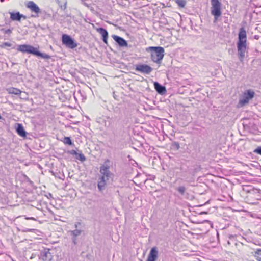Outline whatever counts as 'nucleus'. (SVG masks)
Listing matches in <instances>:
<instances>
[{
  "mask_svg": "<svg viewBox=\"0 0 261 261\" xmlns=\"http://www.w3.org/2000/svg\"><path fill=\"white\" fill-rule=\"evenodd\" d=\"M176 3L181 8H183L186 5V1L185 0H176Z\"/></svg>",
  "mask_w": 261,
  "mask_h": 261,
  "instance_id": "nucleus-26",
  "label": "nucleus"
},
{
  "mask_svg": "<svg viewBox=\"0 0 261 261\" xmlns=\"http://www.w3.org/2000/svg\"><path fill=\"white\" fill-rule=\"evenodd\" d=\"M4 1V0H1V2H3Z\"/></svg>",
  "mask_w": 261,
  "mask_h": 261,
  "instance_id": "nucleus-39",
  "label": "nucleus"
},
{
  "mask_svg": "<svg viewBox=\"0 0 261 261\" xmlns=\"http://www.w3.org/2000/svg\"><path fill=\"white\" fill-rule=\"evenodd\" d=\"M211 14L214 16L215 19H217L220 17L221 13V4L219 0H211Z\"/></svg>",
  "mask_w": 261,
  "mask_h": 261,
  "instance_id": "nucleus-5",
  "label": "nucleus"
},
{
  "mask_svg": "<svg viewBox=\"0 0 261 261\" xmlns=\"http://www.w3.org/2000/svg\"><path fill=\"white\" fill-rule=\"evenodd\" d=\"M62 44L67 48L70 49H74L77 46V43L76 41L70 36L63 34L62 36Z\"/></svg>",
  "mask_w": 261,
  "mask_h": 261,
  "instance_id": "nucleus-4",
  "label": "nucleus"
},
{
  "mask_svg": "<svg viewBox=\"0 0 261 261\" xmlns=\"http://www.w3.org/2000/svg\"><path fill=\"white\" fill-rule=\"evenodd\" d=\"M109 161L107 160L104 164L101 166L100 169V172L102 175V176H105L107 177V180H109L111 173L109 170L110 167L107 164V162H109Z\"/></svg>",
  "mask_w": 261,
  "mask_h": 261,
  "instance_id": "nucleus-10",
  "label": "nucleus"
},
{
  "mask_svg": "<svg viewBox=\"0 0 261 261\" xmlns=\"http://www.w3.org/2000/svg\"><path fill=\"white\" fill-rule=\"evenodd\" d=\"M28 231H31V229H29Z\"/></svg>",
  "mask_w": 261,
  "mask_h": 261,
  "instance_id": "nucleus-40",
  "label": "nucleus"
},
{
  "mask_svg": "<svg viewBox=\"0 0 261 261\" xmlns=\"http://www.w3.org/2000/svg\"><path fill=\"white\" fill-rule=\"evenodd\" d=\"M174 146H175V147L177 149H178L180 147L179 144L177 142L174 143Z\"/></svg>",
  "mask_w": 261,
  "mask_h": 261,
  "instance_id": "nucleus-32",
  "label": "nucleus"
},
{
  "mask_svg": "<svg viewBox=\"0 0 261 261\" xmlns=\"http://www.w3.org/2000/svg\"><path fill=\"white\" fill-rule=\"evenodd\" d=\"M104 125L105 127H110L111 123V119L109 117L106 118V119L103 120Z\"/></svg>",
  "mask_w": 261,
  "mask_h": 261,
  "instance_id": "nucleus-25",
  "label": "nucleus"
},
{
  "mask_svg": "<svg viewBox=\"0 0 261 261\" xmlns=\"http://www.w3.org/2000/svg\"><path fill=\"white\" fill-rule=\"evenodd\" d=\"M25 6L32 12L35 13V15H32L33 17L37 16L38 14L40 12V9L39 7L33 1L27 2L25 3Z\"/></svg>",
  "mask_w": 261,
  "mask_h": 261,
  "instance_id": "nucleus-8",
  "label": "nucleus"
},
{
  "mask_svg": "<svg viewBox=\"0 0 261 261\" xmlns=\"http://www.w3.org/2000/svg\"><path fill=\"white\" fill-rule=\"evenodd\" d=\"M63 142L65 144H68L69 145H72L73 144L72 141H71V139L69 137H65L64 138Z\"/></svg>",
  "mask_w": 261,
  "mask_h": 261,
  "instance_id": "nucleus-22",
  "label": "nucleus"
},
{
  "mask_svg": "<svg viewBox=\"0 0 261 261\" xmlns=\"http://www.w3.org/2000/svg\"><path fill=\"white\" fill-rule=\"evenodd\" d=\"M108 180H107V177H106L105 176H101L99 178L98 180L97 187L100 191H102L105 189L107 181Z\"/></svg>",
  "mask_w": 261,
  "mask_h": 261,
  "instance_id": "nucleus-11",
  "label": "nucleus"
},
{
  "mask_svg": "<svg viewBox=\"0 0 261 261\" xmlns=\"http://www.w3.org/2000/svg\"><path fill=\"white\" fill-rule=\"evenodd\" d=\"M16 131L17 133L21 137H25L27 136V133L21 124H16Z\"/></svg>",
  "mask_w": 261,
  "mask_h": 261,
  "instance_id": "nucleus-15",
  "label": "nucleus"
},
{
  "mask_svg": "<svg viewBox=\"0 0 261 261\" xmlns=\"http://www.w3.org/2000/svg\"><path fill=\"white\" fill-rule=\"evenodd\" d=\"M71 235L73 237H76L81 234L82 231L77 229L70 231Z\"/></svg>",
  "mask_w": 261,
  "mask_h": 261,
  "instance_id": "nucleus-19",
  "label": "nucleus"
},
{
  "mask_svg": "<svg viewBox=\"0 0 261 261\" xmlns=\"http://www.w3.org/2000/svg\"><path fill=\"white\" fill-rule=\"evenodd\" d=\"M247 25V23L246 22H243L242 27L240 29V31L239 33H246V32L248 31V30L246 29V27Z\"/></svg>",
  "mask_w": 261,
  "mask_h": 261,
  "instance_id": "nucleus-21",
  "label": "nucleus"
},
{
  "mask_svg": "<svg viewBox=\"0 0 261 261\" xmlns=\"http://www.w3.org/2000/svg\"><path fill=\"white\" fill-rule=\"evenodd\" d=\"M71 153L72 154H74L76 155V154L77 153V152L74 150H72L71 151Z\"/></svg>",
  "mask_w": 261,
  "mask_h": 261,
  "instance_id": "nucleus-34",
  "label": "nucleus"
},
{
  "mask_svg": "<svg viewBox=\"0 0 261 261\" xmlns=\"http://www.w3.org/2000/svg\"><path fill=\"white\" fill-rule=\"evenodd\" d=\"M76 159L81 161V162H84L86 160V158L85 156H84V155L82 153H77L76 154Z\"/></svg>",
  "mask_w": 261,
  "mask_h": 261,
  "instance_id": "nucleus-23",
  "label": "nucleus"
},
{
  "mask_svg": "<svg viewBox=\"0 0 261 261\" xmlns=\"http://www.w3.org/2000/svg\"><path fill=\"white\" fill-rule=\"evenodd\" d=\"M53 257V255L50 252V249L48 248H45L41 251L39 255V259L42 261H51Z\"/></svg>",
  "mask_w": 261,
  "mask_h": 261,
  "instance_id": "nucleus-7",
  "label": "nucleus"
},
{
  "mask_svg": "<svg viewBox=\"0 0 261 261\" xmlns=\"http://www.w3.org/2000/svg\"><path fill=\"white\" fill-rule=\"evenodd\" d=\"M102 36V40L106 43H108V34H101Z\"/></svg>",
  "mask_w": 261,
  "mask_h": 261,
  "instance_id": "nucleus-27",
  "label": "nucleus"
},
{
  "mask_svg": "<svg viewBox=\"0 0 261 261\" xmlns=\"http://www.w3.org/2000/svg\"><path fill=\"white\" fill-rule=\"evenodd\" d=\"M254 95L255 93L253 90H247L244 92L243 98L240 99V103L243 105L248 103L249 101L254 97Z\"/></svg>",
  "mask_w": 261,
  "mask_h": 261,
  "instance_id": "nucleus-6",
  "label": "nucleus"
},
{
  "mask_svg": "<svg viewBox=\"0 0 261 261\" xmlns=\"http://www.w3.org/2000/svg\"><path fill=\"white\" fill-rule=\"evenodd\" d=\"M147 51H150L152 60L156 63H160L164 56V49L162 47H149L147 49Z\"/></svg>",
  "mask_w": 261,
  "mask_h": 261,
  "instance_id": "nucleus-3",
  "label": "nucleus"
},
{
  "mask_svg": "<svg viewBox=\"0 0 261 261\" xmlns=\"http://www.w3.org/2000/svg\"><path fill=\"white\" fill-rule=\"evenodd\" d=\"M227 243H228V244H230V242H229V241H228Z\"/></svg>",
  "mask_w": 261,
  "mask_h": 261,
  "instance_id": "nucleus-38",
  "label": "nucleus"
},
{
  "mask_svg": "<svg viewBox=\"0 0 261 261\" xmlns=\"http://www.w3.org/2000/svg\"><path fill=\"white\" fill-rule=\"evenodd\" d=\"M25 219H27V220H36V219L33 218V217H27Z\"/></svg>",
  "mask_w": 261,
  "mask_h": 261,
  "instance_id": "nucleus-35",
  "label": "nucleus"
},
{
  "mask_svg": "<svg viewBox=\"0 0 261 261\" xmlns=\"http://www.w3.org/2000/svg\"><path fill=\"white\" fill-rule=\"evenodd\" d=\"M254 257L258 261H261V249H258L254 252Z\"/></svg>",
  "mask_w": 261,
  "mask_h": 261,
  "instance_id": "nucleus-18",
  "label": "nucleus"
},
{
  "mask_svg": "<svg viewBox=\"0 0 261 261\" xmlns=\"http://www.w3.org/2000/svg\"><path fill=\"white\" fill-rule=\"evenodd\" d=\"M81 225V223L78 222H76L74 224V226L75 227L76 229L77 228V227H79V225Z\"/></svg>",
  "mask_w": 261,
  "mask_h": 261,
  "instance_id": "nucleus-33",
  "label": "nucleus"
},
{
  "mask_svg": "<svg viewBox=\"0 0 261 261\" xmlns=\"http://www.w3.org/2000/svg\"><path fill=\"white\" fill-rule=\"evenodd\" d=\"M10 18L13 20L20 21L21 18H25L26 17L22 14H20L19 12L16 13H11Z\"/></svg>",
  "mask_w": 261,
  "mask_h": 261,
  "instance_id": "nucleus-16",
  "label": "nucleus"
},
{
  "mask_svg": "<svg viewBox=\"0 0 261 261\" xmlns=\"http://www.w3.org/2000/svg\"><path fill=\"white\" fill-rule=\"evenodd\" d=\"M158 256V251L155 248H152L147 257L146 261H155Z\"/></svg>",
  "mask_w": 261,
  "mask_h": 261,
  "instance_id": "nucleus-14",
  "label": "nucleus"
},
{
  "mask_svg": "<svg viewBox=\"0 0 261 261\" xmlns=\"http://www.w3.org/2000/svg\"><path fill=\"white\" fill-rule=\"evenodd\" d=\"M176 190L181 195H184L186 192V188L182 186L178 187Z\"/></svg>",
  "mask_w": 261,
  "mask_h": 261,
  "instance_id": "nucleus-24",
  "label": "nucleus"
},
{
  "mask_svg": "<svg viewBox=\"0 0 261 261\" xmlns=\"http://www.w3.org/2000/svg\"><path fill=\"white\" fill-rule=\"evenodd\" d=\"M3 47L4 46H8V47H10L11 46V43H8V42H4L2 44V45Z\"/></svg>",
  "mask_w": 261,
  "mask_h": 261,
  "instance_id": "nucleus-29",
  "label": "nucleus"
},
{
  "mask_svg": "<svg viewBox=\"0 0 261 261\" xmlns=\"http://www.w3.org/2000/svg\"><path fill=\"white\" fill-rule=\"evenodd\" d=\"M154 86L155 90L160 94H164L166 91V89L165 86L161 85L157 82L154 83Z\"/></svg>",
  "mask_w": 261,
  "mask_h": 261,
  "instance_id": "nucleus-13",
  "label": "nucleus"
},
{
  "mask_svg": "<svg viewBox=\"0 0 261 261\" xmlns=\"http://www.w3.org/2000/svg\"><path fill=\"white\" fill-rule=\"evenodd\" d=\"M254 37L255 39L258 40L259 38V36L256 35H255Z\"/></svg>",
  "mask_w": 261,
  "mask_h": 261,
  "instance_id": "nucleus-36",
  "label": "nucleus"
},
{
  "mask_svg": "<svg viewBox=\"0 0 261 261\" xmlns=\"http://www.w3.org/2000/svg\"><path fill=\"white\" fill-rule=\"evenodd\" d=\"M112 37L120 46L124 47L127 46V41L123 38L115 35H112Z\"/></svg>",
  "mask_w": 261,
  "mask_h": 261,
  "instance_id": "nucleus-12",
  "label": "nucleus"
},
{
  "mask_svg": "<svg viewBox=\"0 0 261 261\" xmlns=\"http://www.w3.org/2000/svg\"><path fill=\"white\" fill-rule=\"evenodd\" d=\"M82 4L85 6L89 7V5L86 2L87 0H81Z\"/></svg>",
  "mask_w": 261,
  "mask_h": 261,
  "instance_id": "nucleus-30",
  "label": "nucleus"
},
{
  "mask_svg": "<svg viewBox=\"0 0 261 261\" xmlns=\"http://www.w3.org/2000/svg\"><path fill=\"white\" fill-rule=\"evenodd\" d=\"M238 34V41L237 44L238 55L240 61L243 62L247 49V36L246 34Z\"/></svg>",
  "mask_w": 261,
  "mask_h": 261,
  "instance_id": "nucleus-2",
  "label": "nucleus"
},
{
  "mask_svg": "<svg viewBox=\"0 0 261 261\" xmlns=\"http://www.w3.org/2000/svg\"><path fill=\"white\" fill-rule=\"evenodd\" d=\"M17 50L23 53L32 54L36 56L40 57L43 59H48L50 56L47 54L40 52L38 48L32 45L28 44H22L18 45Z\"/></svg>",
  "mask_w": 261,
  "mask_h": 261,
  "instance_id": "nucleus-1",
  "label": "nucleus"
},
{
  "mask_svg": "<svg viewBox=\"0 0 261 261\" xmlns=\"http://www.w3.org/2000/svg\"><path fill=\"white\" fill-rule=\"evenodd\" d=\"M253 152L257 154L261 155V146L257 147L253 150Z\"/></svg>",
  "mask_w": 261,
  "mask_h": 261,
  "instance_id": "nucleus-28",
  "label": "nucleus"
},
{
  "mask_svg": "<svg viewBox=\"0 0 261 261\" xmlns=\"http://www.w3.org/2000/svg\"><path fill=\"white\" fill-rule=\"evenodd\" d=\"M72 242L74 244V245H76L77 244V242H76V237H73L72 238Z\"/></svg>",
  "mask_w": 261,
  "mask_h": 261,
  "instance_id": "nucleus-31",
  "label": "nucleus"
},
{
  "mask_svg": "<svg viewBox=\"0 0 261 261\" xmlns=\"http://www.w3.org/2000/svg\"><path fill=\"white\" fill-rule=\"evenodd\" d=\"M66 8V4H65V6H64V9Z\"/></svg>",
  "mask_w": 261,
  "mask_h": 261,
  "instance_id": "nucleus-37",
  "label": "nucleus"
},
{
  "mask_svg": "<svg viewBox=\"0 0 261 261\" xmlns=\"http://www.w3.org/2000/svg\"><path fill=\"white\" fill-rule=\"evenodd\" d=\"M90 25L92 26V27L99 33H108L106 30L101 27H99L98 24H96V25H94L93 24H90Z\"/></svg>",
  "mask_w": 261,
  "mask_h": 261,
  "instance_id": "nucleus-17",
  "label": "nucleus"
},
{
  "mask_svg": "<svg viewBox=\"0 0 261 261\" xmlns=\"http://www.w3.org/2000/svg\"><path fill=\"white\" fill-rule=\"evenodd\" d=\"M135 70L141 73L148 74L152 71V68L146 64H138L136 66Z\"/></svg>",
  "mask_w": 261,
  "mask_h": 261,
  "instance_id": "nucleus-9",
  "label": "nucleus"
},
{
  "mask_svg": "<svg viewBox=\"0 0 261 261\" xmlns=\"http://www.w3.org/2000/svg\"><path fill=\"white\" fill-rule=\"evenodd\" d=\"M9 92L11 94H14L15 95H19L21 93V91L17 88H12L9 90Z\"/></svg>",
  "mask_w": 261,
  "mask_h": 261,
  "instance_id": "nucleus-20",
  "label": "nucleus"
}]
</instances>
